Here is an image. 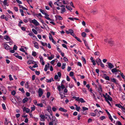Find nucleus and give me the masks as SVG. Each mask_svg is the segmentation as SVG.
Masks as SVG:
<instances>
[{
    "label": "nucleus",
    "instance_id": "28",
    "mask_svg": "<svg viewBox=\"0 0 125 125\" xmlns=\"http://www.w3.org/2000/svg\"><path fill=\"white\" fill-rule=\"evenodd\" d=\"M28 100V98L27 97L25 98L22 100V102L23 103H24L27 102Z\"/></svg>",
    "mask_w": 125,
    "mask_h": 125
},
{
    "label": "nucleus",
    "instance_id": "21",
    "mask_svg": "<svg viewBox=\"0 0 125 125\" xmlns=\"http://www.w3.org/2000/svg\"><path fill=\"white\" fill-rule=\"evenodd\" d=\"M50 120L52 121H53V122L54 123V121H55V120H56V117L55 116H52V118L50 119Z\"/></svg>",
    "mask_w": 125,
    "mask_h": 125
},
{
    "label": "nucleus",
    "instance_id": "20",
    "mask_svg": "<svg viewBox=\"0 0 125 125\" xmlns=\"http://www.w3.org/2000/svg\"><path fill=\"white\" fill-rule=\"evenodd\" d=\"M45 15V16L44 17L45 18L48 20L51 21V20L49 17V15L46 13Z\"/></svg>",
    "mask_w": 125,
    "mask_h": 125
},
{
    "label": "nucleus",
    "instance_id": "34",
    "mask_svg": "<svg viewBox=\"0 0 125 125\" xmlns=\"http://www.w3.org/2000/svg\"><path fill=\"white\" fill-rule=\"evenodd\" d=\"M34 15L35 16L36 15L37 16V17L38 18H39V19L40 18L39 17V16L41 17H42V16L41 13H39L38 14H34Z\"/></svg>",
    "mask_w": 125,
    "mask_h": 125
},
{
    "label": "nucleus",
    "instance_id": "13",
    "mask_svg": "<svg viewBox=\"0 0 125 125\" xmlns=\"http://www.w3.org/2000/svg\"><path fill=\"white\" fill-rule=\"evenodd\" d=\"M23 111H25L27 113H29L30 112V110L28 108H26L25 107H24L23 109Z\"/></svg>",
    "mask_w": 125,
    "mask_h": 125
},
{
    "label": "nucleus",
    "instance_id": "45",
    "mask_svg": "<svg viewBox=\"0 0 125 125\" xmlns=\"http://www.w3.org/2000/svg\"><path fill=\"white\" fill-rule=\"evenodd\" d=\"M74 99H75V100L77 101H79L78 99L79 98V97H77L76 96H73L72 97Z\"/></svg>",
    "mask_w": 125,
    "mask_h": 125
},
{
    "label": "nucleus",
    "instance_id": "39",
    "mask_svg": "<svg viewBox=\"0 0 125 125\" xmlns=\"http://www.w3.org/2000/svg\"><path fill=\"white\" fill-rule=\"evenodd\" d=\"M28 35L31 36H33V37H36L33 34V33L31 32V33H30L28 34Z\"/></svg>",
    "mask_w": 125,
    "mask_h": 125
},
{
    "label": "nucleus",
    "instance_id": "22",
    "mask_svg": "<svg viewBox=\"0 0 125 125\" xmlns=\"http://www.w3.org/2000/svg\"><path fill=\"white\" fill-rule=\"evenodd\" d=\"M47 110L49 112H51L52 110L51 108L50 105H48L47 107Z\"/></svg>",
    "mask_w": 125,
    "mask_h": 125
},
{
    "label": "nucleus",
    "instance_id": "38",
    "mask_svg": "<svg viewBox=\"0 0 125 125\" xmlns=\"http://www.w3.org/2000/svg\"><path fill=\"white\" fill-rule=\"evenodd\" d=\"M66 64L65 63H63L62 64V69H64L65 68V66H66Z\"/></svg>",
    "mask_w": 125,
    "mask_h": 125
},
{
    "label": "nucleus",
    "instance_id": "51",
    "mask_svg": "<svg viewBox=\"0 0 125 125\" xmlns=\"http://www.w3.org/2000/svg\"><path fill=\"white\" fill-rule=\"evenodd\" d=\"M121 97L123 100H124L125 99V94H122Z\"/></svg>",
    "mask_w": 125,
    "mask_h": 125
},
{
    "label": "nucleus",
    "instance_id": "7",
    "mask_svg": "<svg viewBox=\"0 0 125 125\" xmlns=\"http://www.w3.org/2000/svg\"><path fill=\"white\" fill-rule=\"evenodd\" d=\"M41 118L40 120L42 121H44L45 120V116L44 115L41 114L40 116Z\"/></svg>",
    "mask_w": 125,
    "mask_h": 125
},
{
    "label": "nucleus",
    "instance_id": "61",
    "mask_svg": "<svg viewBox=\"0 0 125 125\" xmlns=\"http://www.w3.org/2000/svg\"><path fill=\"white\" fill-rule=\"evenodd\" d=\"M37 105L38 106H39L41 107H42L43 106V104L42 103L38 104Z\"/></svg>",
    "mask_w": 125,
    "mask_h": 125
},
{
    "label": "nucleus",
    "instance_id": "29",
    "mask_svg": "<svg viewBox=\"0 0 125 125\" xmlns=\"http://www.w3.org/2000/svg\"><path fill=\"white\" fill-rule=\"evenodd\" d=\"M108 43L110 46H112L114 44V42L113 41L110 40L108 42Z\"/></svg>",
    "mask_w": 125,
    "mask_h": 125
},
{
    "label": "nucleus",
    "instance_id": "16",
    "mask_svg": "<svg viewBox=\"0 0 125 125\" xmlns=\"http://www.w3.org/2000/svg\"><path fill=\"white\" fill-rule=\"evenodd\" d=\"M83 41L85 46L88 49H89L90 48L89 46H88V44L87 43L86 41L85 40H84Z\"/></svg>",
    "mask_w": 125,
    "mask_h": 125
},
{
    "label": "nucleus",
    "instance_id": "33",
    "mask_svg": "<svg viewBox=\"0 0 125 125\" xmlns=\"http://www.w3.org/2000/svg\"><path fill=\"white\" fill-rule=\"evenodd\" d=\"M25 88L28 89L29 88V82H27L25 84Z\"/></svg>",
    "mask_w": 125,
    "mask_h": 125
},
{
    "label": "nucleus",
    "instance_id": "11",
    "mask_svg": "<svg viewBox=\"0 0 125 125\" xmlns=\"http://www.w3.org/2000/svg\"><path fill=\"white\" fill-rule=\"evenodd\" d=\"M96 62L98 65H99L100 63L102 62L101 60L99 58H97L96 60Z\"/></svg>",
    "mask_w": 125,
    "mask_h": 125
},
{
    "label": "nucleus",
    "instance_id": "41",
    "mask_svg": "<svg viewBox=\"0 0 125 125\" xmlns=\"http://www.w3.org/2000/svg\"><path fill=\"white\" fill-rule=\"evenodd\" d=\"M32 32L35 34H37V31L34 29H32Z\"/></svg>",
    "mask_w": 125,
    "mask_h": 125
},
{
    "label": "nucleus",
    "instance_id": "27",
    "mask_svg": "<svg viewBox=\"0 0 125 125\" xmlns=\"http://www.w3.org/2000/svg\"><path fill=\"white\" fill-rule=\"evenodd\" d=\"M40 42L41 43L42 45L43 46H47V43H43L42 42V41H40Z\"/></svg>",
    "mask_w": 125,
    "mask_h": 125
},
{
    "label": "nucleus",
    "instance_id": "62",
    "mask_svg": "<svg viewBox=\"0 0 125 125\" xmlns=\"http://www.w3.org/2000/svg\"><path fill=\"white\" fill-rule=\"evenodd\" d=\"M75 38L79 42H82L81 41L80 39L77 37H75Z\"/></svg>",
    "mask_w": 125,
    "mask_h": 125
},
{
    "label": "nucleus",
    "instance_id": "49",
    "mask_svg": "<svg viewBox=\"0 0 125 125\" xmlns=\"http://www.w3.org/2000/svg\"><path fill=\"white\" fill-rule=\"evenodd\" d=\"M82 59L83 60V62H84V63L85 64L86 63V61L85 59V58L83 57H81Z\"/></svg>",
    "mask_w": 125,
    "mask_h": 125
},
{
    "label": "nucleus",
    "instance_id": "32",
    "mask_svg": "<svg viewBox=\"0 0 125 125\" xmlns=\"http://www.w3.org/2000/svg\"><path fill=\"white\" fill-rule=\"evenodd\" d=\"M115 106H117L119 108H122L123 106H122L120 104H115Z\"/></svg>",
    "mask_w": 125,
    "mask_h": 125
},
{
    "label": "nucleus",
    "instance_id": "56",
    "mask_svg": "<svg viewBox=\"0 0 125 125\" xmlns=\"http://www.w3.org/2000/svg\"><path fill=\"white\" fill-rule=\"evenodd\" d=\"M2 108L4 110H5L6 109L5 105L4 104H2Z\"/></svg>",
    "mask_w": 125,
    "mask_h": 125
},
{
    "label": "nucleus",
    "instance_id": "8",
    "mask_svg": "<svg viewBox=\"0 0 125 125\" xmlns=\"http://www.w3.org/2000/svg\"><path fill=\"white\" fill-rule=\"evenodd\" d=\"M0 89L2 91H6L5 87L1 84H0Z\"/></svg>",
    "mask_w": 125,
    "mask_h": 125
},
{
    "label": "nucleus",
    "instance_id": "10",
    "mask_svg": "<svg viewBox=\"0 0 125 125\" xmlns=\"http://www.w3.org/2000/svg\"><path fill=\"white\" fill-rule=\"evenodd\" d=\"M50 67V64L49 63H47V64L45 65V68H44V70L46 72L47 70V68Z\"/></svg>",
    "mask_w": 125,
    "mask_h": 125
},
{
    "label": "nucleus",
    "instance_id": "12",
    "mask_svg": "<svg viewBox=\"0 0 125 125\" xmlns=\"http://www.w3.org/2000/svg\"><path fill=\"white\" fill-rule=\"evenodd\" d=\"M4 46L6 50H9L10 49V46L6 44H4Z\"/></svg>",
    "mask_w": 125,
    "mask_h": 125
},
{
    "label": "nucleus",
    "instance_id": "47",
    "mask_svg": "<svg viewBox=\"0 0 125 125\" xmlns=\"http://www.w3.org/2000/svg\"><path fill=\"white\" fill-rule=\"evenodd\" d=\"M120 74L122 78L124 79H125V76L124 75L123 73H121V72Z\"/></svg>",
    "mask_w": 125,
    "mask_h": 125
},
{
    "label": "nucleus",
    "instance_id": "53",
    "mask_svg": "<svg viewBox=\"0 0 125 125\" xmlns=\"http://www.w3.org/2000/svg\"><path fill=\"white\" fill-rule=\"evenodd\" d=\"M69 33H70L71 35H72L74 33L73 31L72 30H70Z\"/></svg>",
    "mask_w": 125,
    "mask_h": 125
},
{
    "label": "nucleus",
    "instance_id": "55",
    "mask_svg": "<svg viewBox=\"0 0 125 125\" xmlns=\"http://www.w3.org/2000/svg\"><path fill=\"white\" fill-rule=\"evenodd\" d=\"M19 90L21 91L23 93H24L25 92L24 90L23 89V88H19Z\"/></svg>",
    "mask_w": 125,
    "mask_h": 125
},
{
    "label": "nucleus",
    "instance_id": "1",
    "mask_svg": "<svg viewBox=\"0 0 125 125\" xmlns=\"http://www.w3.org/2000/svg\"><path fill=\"white\" fill-rule=\"evenodd\" d=\"M31 23H33L34 25L36 26H38L40 25L39 23L35 19L31 20Z\"/></svg>",
    "mask_w": 125,
    "mask_h": 125
},
{
    "label": "nucleus",
    "instance_id": "40",
    "mask_svg": "<svg viewBox=\"0 0 125 125\" xmlns=\"http://www.w3.org/2000/svg\"><path fill=\"white\" fill-rule=\"evenodd\" d=\"M88 108L84 107H82V111H85L86 110H88Z\"/></svg>",
    "mask_w": 125,
    "mask_h": 125
},
{
    "label": "nucleus",
    "instance_id": "18",
    "mask_svg": "<svg viewBox=\"0 0 125 125\" xmlns=\"http://www.w3.org/2000/svg\"><path fill=\"white\" fill-rule=\"evenodd\" d=\"M27 63L29 64H34V62L33 60H29L27 62Z\"/></svg>",
    "mask_w": 125,
    "mask_h": 125
},
{
    "label": "nucleus",
    "instance_id": "19",
    "mask_svg": "<svg viewBox=\"0 0 125 125\" xmlns=\"http://www.w3.org/2000/svg\"><path fill=\"white\" fill-rule=\"evenodd\" d=\"M34 47L38 49L39 47L38 46V43L36 42H35L34 43Z\"/></svg>",
    "mask_w": 125,
    "mask_h": 125
},
{
    "label": "nucleus",
    "instance_id": "44",
    "mask_svg": "<svg viewBox=\"0 0 125 125\" xmlns=\"http://www.w3.org/2000/svg\"><path fill=\"white\" fill-rule=\"evenodd\" d=\"M49 39L50 41H51L52 40V39H53L52 38V35L50 33H49Z\"/></svg>",
    "mask_w": 125,
    "mask_h": 125
},
{
    "label": "nucleus",
    "instance_id": "3",
    "mask_svg": "<svg viewBox=\"0 0 125 125\" xmlns=\"http://www.w3.org/2000/svg\"><path fill=\"white\" fill-rule=\"evenodd\" d=\"M39 96L40 97H41L43 94L42 90V89L40 88L38 91Z\"/></svg>",
    "mask_w": 125,
    "mask_h": 125
},
{
    "label": "nucleus",
    "instance_id": "64",
    "mask_svg": "<svg viewBox=\"0 0 125 125\" xmlns=\"http://www.w3.org/2000/svg\"><path fill=\"white\" fill-rule=\"evenodd\" d=\"M11 94L12 95H14L16 94V92L14 90H13L11 92Z\"/></svg>",
    "mask_w": 125,
    "mask_h": 125
},
{
    "label": "nucleus",
    "instance_id": "2",
    "mask_svg": "<svg viewBox=\"0 0 125 125\" xmlns=\"http://www.w3.org/2000/svg\"><path fill=\"white\" fill-rule=\"evenodd\" d=\"M61 88L62 89H64L65 88L63 84H62V83L61 84V86L59 85L57 87V89L59 91H61Z\"/></svg>",
    "mask_w": 125,
    "mask_h": 125
},
{
    "label": "nucleus",
    "instance_id": "6",
    "mask_svg": "<svg viewBox=\"0 0 125 125\" xmlns=\"http://www.w3.org/2000/svg\"><path fill=\"white\" fill-rule=\"evenodd\" d=\"M107 64L108 65V68H109L110 69H111L114 68V65L111 63L109 62H107Z\"/></svg>",
    "mask_w": 125,
    "mask_h": 125
},
{
    "label": "nucleus",
    "instance_id": "52",
    "mask_svg": "<svg viewBox=\"0 0 125 125\" xmlns=\"http://www.w3.org/2000/svg\"><path fill=\"white\" fill-rule=\"evenodd\" d=\"M105 118H106V117L105 116H103L101 117L100 118V119L101 120H104V119H105Z\"/></svg>",
    "mask_w": 125,
    "mask_h": 125
},
{
    "label": "nucleus",
    "instance_id": "17",
    "mask_svg": "<svg viewBox=\"0 0 125 125\" xmlns=\"http://www.w3.org/2000/svg\"><path fill=\"white\" fill-rule=\"evenodd\" d=\"M59 110L60 111H62L63 112H67V111L66 110L64 109L63 108L60 107L59 109Z\"/></svg>",
    "mask_w": 125,
    "mask_h": 125
},
{
    "label": "nucleus",
    "instance_id": "57",
    "mask_svg": "<svg viewBox=\"0 0 125 125\" xmlns=\"http://www.w3.org/2000/svg\"><path fill=\"white\" fill-rule=\"evenodd\" d=\"M66 7L67 9L70 11L72 10V8H71L70 7H69V6H66Z\"/></svg>",
    "mask_w": 125,
    "mask_h": 125
},
{
    "label": "nucleus",
    "instance_id": "50",
    "mask_svg": "<svg viewBox=\"0 0 125 125\" xmlns=\"http://www.w3.org/2000/svg\"><path fill=\"white\" fill-rule=\"evenodd\" d=\"M31 112L34 111L35 109V107L34 105L33 107H31Z\"/></svg>",
    "mask_w": 125,
    "mask_h": 125
},
{
    "label": "nucleus",
    "instance_id": "42",
    "mask_svg": "<svg viewBox=\"0 0 125 125\" xmlns=\"http://www.w3.org/2000/svg\"><path fill=\"white\" fill-rule=\"evenodd\" d=\"M9 122H8L7 119V118H5V121L4 122V124L5 125H8Z\"/></svg>",
    "mask_w": 125,
    "mask_h": 125
},
{
    "label": "nucleus",
    "instance_id": "60",
    "mask_svg": "<svg viewBox=\"0 0 125 125\" xmlns=\"http://www.w3.org/2000/svg\"><path fill=\"white\" fill-rule=\"evenodd\" d=\"M17 48V47L16 45H14L13 48V49L14 50H16Z\"/></svg>",
    "mask_w": 125,
    "mask_h": 125
},
{
    "label": "nucleus",
    "instance_id": "63",
    "mask_svg": "<svg viewBox=\"0 0 125 125\" xmlns=\"http://www.w3.org/2000/svg\"><path fill=\"white\" fill-rule=\"evenodd\" d=\"M74 73L73 72H71L69 74V75L70 76H72L74 75Z\"/></svg>",
    "mask_w": 125,
    "mask_h": 125
},
{
    "label": "nucleus",
    "instance_id": "30",
    "mask_svg": "<svg viewBox=\"0 0 125 125\" xmlns=\"http://www.w3.org/2000/svg\"><path fill=\"white\" fill-rule=\"evenodd\" d=\"M54 57V56L53 55H51V56L48 57V59L50 60H51Z\"/></svg>",
    "mask_w": 125,
    "mask_h": 125
},
{
    "label": "nucleus",
    "instance_id": "26",
    "mask_svg": "<svg viewBox=\"0 0 125 125\" xmlns=\"http://www.w3.org/2000/svg\"><path fill=\"white\" fill-rule=\"evenodd\" d=\"M78 100L81 103H83L85 102V101L82 98H81L79 99V98Z\"/></svg>",
    "mask_w": 125,
    "mask_h": 125
},
{
    "label": "nucleus",
    "instance_id": "15",
    "mask_svg": "<svg viewBox=\"0 0 125 125\" xmlns=\"http://www.w3.org/2000/svg\"><path fill=\"white\" fill-rule=\"evenodd\" d=\"M98 86L99 88H98V92H102V87L101 85L100 84H98Z\"/></svg>",
    "mask_w": 125,
    "mask_h": 125
},
{
    "label": "nucleus",
    "instance_id": "5",
    "mask_svg": "<svg viewBox=\"0 0 125 125\" xmlns=\"http://www.w3.org/2000/svg\"><path fill=\"white\" fill-rule=\"evenodd\" d=\"M105 101L106 100L109 101H112V97L109 95H107L105 98Z\"/></svg>",
    "mask_w": 125,
    "mask_h": 125
},
{
    "label": "nucleus",
    "instance_id": "25",
    "mask_svg": "<svg viewBox=\"0 0 125 125\" xmlns=\"http://www.w3.org/2000/svg\"><path fill=\"white\" fill-rule=\"evenodd\" d=\"M117 67H116V68L112 69L111 70V71L113 73H114L115 72H117Z\"/></svg>",
    "mask_w": 125,
    "mask_h": 125
},
{
    "label": "nucleus",
    "instance_id": "31",
    "mask_svg": "<svg viewBox=\"0 0 125 125\" xmlns=\"http://www.w3.org/2000/svg\"><path fill=\"white\" fill-rule=\"evenodd\" d=\"M40 12H41L43 14L45 15L47 13L45 12V11L43 10H42V9H40Z\"/></svg>",
    "mask_w": 125,
    "mask_h": 125
},
{
    "label": "nucleus",
    "instance_id": "9",
    "mask_svg": "<svg viewBox=\"0 0 125 125\" xmlns=\"http://www.w3.org/2000/svg\"><path fill=\"white\" fill-rule=\"evenodd\" d=\"M98 11L96 9L92 10L90 11L91 13H92L94 14H95L97 13Z\"/></svg>",
    "mask_w": 125,
    "mask_h": 125
},
{
    "label": "nucleus",
    "instance_id": "59",
    "mask_svg": "<svg viewBox=\"0 0 125 125\" xmlns=\"http://www.w3.org/2000/svg\"><path fill=\"white\" fill-rule=\"evenodd\" d=\"M52 2L51 1H50L49 3V5L52 8Z\"/></svg>",
    "mask_w": 125,
    "mask_h": 125
},
{
    "label": "nucleus",
    "instance_id": "36",
    "mask_svg": "<svg viewBox=\"0 0 125 125\" xmlns=\"http://www.w3.org/2000/svg\"><path fill=\"white\" fill-rule=\"evenodd\" d=\"M52 81H53V79L52 78L50 79L49 80L46 79V81L47 83H51Z\"/></svg>",
    "mask_w": 125,
    "mask_h": 125
},
{
    "label": "nucleus",
    "instance_id": "48",
    "mask_svg": "<svg viewBox=\"0 0 125 125\" xmlns=\"http://www.w3.org/2000/svg\"><path fill=\"white\" fill-rule=\"evenodd\" d=\"M32 55L34 57L36 56L37 55L36 52L34 51L32 52Z\"/></svg>",
    "mask_w": 125,
    "mask_h": 125
},
{
    "label": "nucleus",
    "instance_id": "37",
    "mask_svg": "<svg viewBox=\"0 0 125 125\" xmlns=\"http://www.w3.org/2000/svg\"><path fill=\"white\" fill-rule=\"evenodd\" d=\"M59 94L60 95L61 98V99H62L66 97L64 95H63L62 94L61 92H59Z\"/></svg>",
    "mask_w": 125,
    "mask_h": 125
},
{
    "label": "nucleus",
    "instance_id": "58",
    "mask_svg": "<svg viewBox=\"0 0 125 125\" xmlns=\"http://www.w3.org/2000/svg\"><path fill=\"white\" fill-rule=\"evenodd\" d=\"M108 117H109V118L111 120V121L112 122L113 121V118H112V117L111 116V115H109Z\"/></svg>",
    "mask_w": 125,
    "mask_h": 125
},
{
    "label": "nucleus",
    "instance_id": "43",
    "mask_svg": "<svg viewBox=\"0 0 125 125\" xmlns=\"http://www.w3.org/2000/svg\"><path fill=\"white\" fill-rule=\"evenodd\" d=\"M82 35L83 37H85L86 36V34L84 32H83L82 33Z\"/></svg>",
    "mask_w": 125,
    "mask_h": 125
},
{
    "label": "nucleus",
    "instance_id": "4",
    "mask_svg": "<svg viewBox=\"0 0 125 125\" xmlns=\"http://www.w3.org/2000/svg\"><path fill=\"white\" fill-rule=\"evenodd\" d=\"M61 7H62L61 10V13H63L65 11V6L63 5H62L60 6Z\"/></svg>",
    "mask_w": 125,
    "mask_h": 125
},
{
    "label": "nucleus",
    "instance_id": "46",
    "mask_svg": "<svg viewBox=\"0 0 125 125\" xmlns=\"http://www.w3.org/2000/svg\"><path fill=\"white\" fill-rule=\"evenodd\" d=\"M74 85L72 84V83H70L69 84V87L70 88H72L73 86Z\"/></svg>",
    "mask_w": 125,
    "mask_h": 125
},
{
    "label": "nucleus",
    "instance_id": "24",
    "mask_svg": "<svg viewBox=\"0 0 125 125\" xmlns=\"http://www.w3.org/2000/svg\"><path fill=\"white\" fill-rule=\"evenodd\" d=\"M7 0H5L3 1V3L4 5L8 6L9 4L7 2Z\"/></svg>",
    "mask_w": 125,
    "mask_h": 125
},
{
    "label": "nucleus",
    "instance_id": "14",
    "mask_svg": "<svg viewBox=\"0 0 125 125\" xmlns=\"http://www.w3.org/2000/svg\"><path fill=\"white\" fill-rule=\"evenodd\" d=\"M4 39L8 41H9L11 40V38L7 35L4 36Z\"/></svg>",
    "mask_w": 125,
    "mask_h": 125
},
{
    "label": "nucleus",
    "instance_id": "35",
    "mask_svg": "<svg viewBox=\"0 0 125 125\" xmlns=\"http://www.w3.org/2000/svg\"><path fill=\"white\" fill-rule=\"evenodd\" d=\"M111 81L112 82H114L115 83H116V80L115 78H111L110 79Z\"/></svg>",
    "mask_w": 125,
    "mask_h": 125
},
{
    "label": "nucleus",
    "instance_id": "54",
    "mask_svg": "<svg viewBox=\"0 0 125 125\" xmlns=\"http://www.w3.org/2000/svg\"><path fill=\"white\" fill-rule=\"evenodd\" d=\"M40 62L41 63H42V65H44L45 64L44 62V61L43 59L41 60H40Z\"/></svg>",
    "mask_w": 125,
    "mask_h": 125
},
{
    "label": "nucleus",
    "instance_id": "23",
    "mask_svg": "<svg viewBox=\"0 0 125 125\" xmlns=\"http://www.w3.org/2000/svg\"><path fill=\"white\" fill-rule=\"evenodd\" d=\"M94 54V55L97 56H100V53L98 51L95 52Z\"/></svg>",
    "mask_w": 125,
    "mask_h": 125
}]
</instances>
